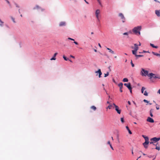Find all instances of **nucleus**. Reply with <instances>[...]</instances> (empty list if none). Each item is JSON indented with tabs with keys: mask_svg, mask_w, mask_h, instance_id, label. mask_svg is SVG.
Returning <instances> with one entry per match:
<instances>
[{
	"mask_svg": "<svg viewBox=\"0 0 160 160\" xmlns=\"http://www.w3.org/2000/svg\"><path fill=\"white\" fill-rule=\"evenodd\" d=\"M117 140L118 141V142L119 143L120 142V140H119V135H117Z\"/></svg>",
	"mask_w": 160,
	"mask_h": 160,
	"instance_id": "obj_31",
	"label": "nucleus"
},
{
	"mask_svg": "<svg viewBox=\"0 0 160 160\" xmlns=\"http://www.w3.org/2000/svg\"><path fill=\"white\" fill-rule=\"evenodd\" d=\"M146 89V88L144 87H142L141 89V92L142 93H143L144 91Z\"/></svg>",
	"mask_w": 160,
	"mask_h": 160,
	"instance_id": "obj_28",
	"label": "nucleus"
},
{
	"mask_svg": "<svg viewBox=\"0 0 160 160\" xmlns=\"http://www.w3.org/2000/svg\"><path fill=\"white\" fill-rule=\"evenodd\" d=\"M98 46H99L100 48H101V45L99 43H98Z\"/></svg>",
	"mask_w": 160,
	"mask_h": 160,
	"instance_id": "obj_52",
	"label": "nucleus"
},
{
	"mask_svg": "<svg viewBox=\"0 0 160 160\" xmlns=\"http://www.w3.org/2000/svg\"><path fill=\"white\" fill-rule=\"evenodd\" d=\"M158 143H157L156 144V145H155V144H154V145L156 146H156H157L158 145Z\"/></svg>",
	"mask_w": 160,
	"mask_h": 160,
	"instance_id": "obj_54",
	"label": "nucleus"
},
{
	"mask_svg": "<svg viewBox=\"0 0 160 160\" xmlns=\"http://www.w3.org/2000/svg\"><path fill=\"white\" fill-rule=\"evenodd\" d=\"M160 140V138H157L156 137L152 138L150 139L151 141H153L154 142H157Z\"/></svg>",
	"mask_w": 160,
	"mask_h": 160,
	"instance_id": "obj_8",
	"label": "nucleus"
},
{
	"mask_svg": "<svg viewBox=\"0 0 160 160\" xmlns=\"http://www.w3.org/2000/svg\"><path fill=\"white\" fill-rule=\"evenodd\" d=\"M95 73H98L99 74V78H101L102 73L100 69H99L98 71H96Z\"/></svg>",
	"mask_w": 160,
	"mask_h": 160,
	"instance_id": "obj_12",
	"label": "nucleus"
},
{
	"mask_svg": "<svg viewBox=\"0 0 160 160\" xmlns=\"http://www.w3.org/2000/svg\"><path fill=\"white\" fill-rule=\"evenodd\" d=\"M128 104H129V105H130V104H131V102H130V101H128Z\"/></svg>",
	"mask_w": 160,
	"mask_h": 160,
	"instance_id": "obj_55",
	"label": "nucleus"
},
{
	"mask_svg": "<svg viewBox=\"0 0 160 160\" xmlns=\"http://www.w3.org/2000/svg\"><path fill=\"white\" fill-rule=\"evenodd\" d=\"M155 149L158 150H160V147H159L156 146Z\"/></svg>",
	"mask_w": 160,
	"mask_h": 160,
	"instance_id": "obj_37",
	"label": "nucleus"
},
{
	"mask_svg": "<svg viewBox=\"0 0 160 160\" xmlns=\"http://www.w3.org/2000/svg\"><path fill=\"white\" fill-rule=\"evenodd\" d=\"M11 18L13 22L14 23H15L16 22H15V19L13 17H11Z\"/></svg>",
	"mask_w": 160,
	"mask_h": 160,
	"instance_id": "obj_33",
	"label": "nucleus"
},
{
	"mask_svg": "<svg viewBox=\"0 0 160 160\" xmlns=\"http://www.w3.org/2000/svg\"><path fill=\"white\" fill-rule=\"evenodd\" d=\"M65 25L66 22H61L59 24V26L60 27L63 26Z\"/></svg>",
	"mask_w": 160,
	"mask_h": 160,
	"instance_id": "obj_13",
	"label": "nucleus"
},
{
	"mask_svg": "<svg viewBox=\"0 0 160 160\" xmlns=\"http://www.w3.org/2000/svg\"><path fill=\"white\" fill-rule=\"evenodd\" d=\"M109 75V72H107V73L104 74V77H106Z\"/></svg>",
	"mask_w": 160,
	"mask_h": 160,
	"instance_id": "obj_34",
	"label": "nucleus"
},
{
	"mask_svg": "<svg viewBox=\"0 0 160 160\" xmlns=\"http://www.w3.org/2000/svg\"><path fill=\"white\" fill-rule=\"evenodd\" d=\"M154 1L156 2H158L157 0H155Z\"/></svg>",
	"mask_w": 160,
	"mask_h": 160,
	"instance_id": "obj_59",
	"label": "nucleus"
},
{
	"mask_svg": "<svg viewBox=\"0 0 160 160\" xmlns=\"http://www.w3.org/2000/svg\"><path fill=\"white\" fill-rule=\"evenodd\" d=\"M100 11L99 9H97L95 12L96 17L98 22L100 21V19L99 18V15L100 14Z\"/></svg>",
	"mask_w": 160,
	"mask_h": 160,
	"instance_id": "obj_6",
	"label": "nucleus"
},
{
	"mask_svg": "<svg viewBox=\"0 0 160 160\" xmlns=\"http://www.w3.org/2000/svg\"><path fill=\"white\" fill-rule=\"evenodd\" d=\"M70 56V57H71L72 58H75L74 57V56H72V55H71Z\"/></svg>",
	"mask_w": 160,
	"mask_h": 160,
	"instance_id": "obj_48",
	"label": "nucleus"
},
{
	"mask_svg": "<svg viewBox=\"0 0 160 160\" xmlns=\"http://www.w3.org/2000/svg\"><path fill=\"white\" fill-rule=\"evenodd\" d=\"M131 64L132 65V67H134V64L132 63V60L131 61Z\"/></svg>",
	"mask_w": 160,
	"mask_h": 160,
	"instance_id": "obj_36",
	"label": "nucleus"
},
{
	"mask_svg": "<svg viewBox=\"0 0 160 160\" xmlns=\"http://www.w3.org/2000/svg\"><path fill=\"white\" fill-rule=\"evenodd\" d=\"M0 22L1 23H0V26L1 27H2L3 26V24L4 23L3 22L1 19L0 18Z\"/></svg>",
	"mask_w": 160,
	"mask_h": 160,
	"instance_id": "obj_25",
	"label": "nucleus"
},
{
	"mask_svg": "<svg viewBox=\"0 0 160 160\" xmlns=\"http://www.w3.org/2000/svg\"><path fill=\"white\" fill-rule=\"evenodd\" d=\"M140 74L142 76H147L149 78L150 77L149 74H148V71L146 70L143 68L141 69Z\"/></svg>",
	"mask_w": 160,
	"mask_h": 160,
	"instance_id": "obj_3",
	"label": "nucleus"
},
{
	"mask_svg": "<svg viewBox=\"0 0 160 160\" xmlns=\"http://www.w3.org/2000/svg\"><path fill=\"white\" fill-rule=\"evenodd\" d=\"M107 103H108V104H110L109 103V102H108V101H107Z\"/></svg>",
	"mask_w": 160,
	"mask_h": 160,
	"instance_id": "obj_57",
	"label": "nucleus"
},
{
	"mask_svg": "<svg viewBox=\"0 0 160 160\" xmlns=\"http://www.w3.org/2000/svg\"><path fill=\"white\" fill-rule=\"evenodd\" d=\"M126 128L128 130L129 133L130 134H132V132H131V131L129 129L128 127V126H127L126 127Z\"/></svg>",
	"mask_w": 160,
	"mask_h": 160,
	"instance_id": "obj_18",
	"label": "nucleus"
},
{
	"mask_svg": "<svg viewBox=\"0 0 160 160\" xmlns=\"http://www.w3.org/2000/svg\"><path fill=\"white\" fill-rule=\"evenodd\" d=\"M69 61L71 62H72V61L71 60H69Z\"/></svg>",
	"mask_w": 160,
	"mask_h": 160,
	"instance_id": "obj_61",
	"label": "nucleus"
},
{
	"mask_svg": "<svg viewBox=\"0 0 160 160\" xmlns=\"http://www.w3.org/2000/svg\"><path fill=\"white\" fill-rule=\"evenodd\" d=\"M147 121L149 122L153 123L154 122V120L150 117H148L147 119Z\"/></svg>",
	"mask_w": 160,
	"mask_h": 160,
	"instance_id": "obj_10",
	"label": "nucleus"
},
{
	"mask_svg": "<svg viewBox=\"0 0 160 160\" xmlns=\"http://www.w3.org/2000/svg\"><path fill=\"white\" fill-rule=\"evenodd\" d=\"M132 88H131L129 89V90H130V92L131 93H132Z\"/></svg>",
	"mask_w": 160,
	"mask_h": 160,
	"instance_id": "obj_40",
	"label": "nucleus"
},
{
	"mask_svg": "<svg viewBox=\"0 0 160 160\" xmlns=\"http://www.w3.org/2000/svg\"><path fill=\"white\" fill-rule=\"evenodd\" d=\"M121 122L122 123H123L124 122V121L123 118H121Z\"/></svg>",
	"mask_w": 160,
	"mask_h": 160,
	"instance_id": "obj_30",
	"label": "nucleus"
},
{
	"mask_svg": "<svg viewBox=\"0 0 160 160\" xmlns=\"http://www.w3.org/2000/svg\"><path fill=\"white\" fill-rule=\"evenodd\" d=\"M143 52H148V51H145L144 50H143Z\"/></svg>",
	"mask_w": 160,
	"mask_h": 160,
	"instance_id": "obj_49",
	"label": "nucleus"
},
{
	"mask_svg": "<svg viewBox=\"0 0 160 160\" xmlns=\"http://www.w3.org/2000/svg\"><path fill=\"white\" fill-rule=\"evenodd\" d=\"M123 34L124 35H128V32H125L123 33Z\"/></svg>",
	"mask_w": 160,
	"mask_h": 160,
	"instance_id": "obj_41",
	"label": "nucleus"
},
{
	"mask_svg": "<svg viewBox=\"0 0 160 160\" xmlns=\"http://www.w3.org/2000/svg\"><path fill=\"white\" fill-rule=\"evenodd\" d=\"M110 67H111L110 66H109L108 67V69H109V70H110V71H111V69H110Z\"/></svg>",
	"mask_w": 160,
	"mask_h": 160,
	"instance_id": "obj_51",
	"label": "nucleus"
},
{
	"mask_svg": "<svg viewBox=\"0 0 160 160\" xmlns=\"http://www.w3.org/2000/svg\"><path fill=\"white\" fill-rule=\"evenodd\" d=\"M108 144H109L110 145V144H110V141H108Z\"/></svg>",
	"mask_w": 160,
	"mask_h": 160,
	"instance_id": "obj_50",
	"label": "nucleus"
},
{
	"mask_svg": "<svg viewBox=\"0 0 160 160\" xmlns=\"http://www.w3.org/2000/svg\"><path fill=\"white\" fill-rule=\"evenodd\" d=\"M124 85L127 87L128 89L131 88L130 83H124Z\"/></svg>",
	"mask_w": 160,
	"mask_h": 160,
	"instance_id": "obj_14",
	"label": "nucleus"
},
{
	"mask_svg": "<svg viewBox=\"0 0 160 160\" xmlns=\"http://www.w3.org/2000/svg\"><path fill=\"white\" fill-rule=\"evenodd\" d=\"M156 108L157 110H159V108L158 107H156Z\"/></svg>",
	"mask_w": 160,
	"mask_h": 160,
	"instance_id": "obj_53",
	"label": "nucleus"
},
{
	"mask_svg": "<svg viewBox=\"0 0 160 160\" xmlns=\"http://www.w3.org/2000/svg\"><path fill=\"white\" fill-rule=\"evenodd\" d=\"M114 58H117V57L116 56H115V57H114Z\"/></svg>",
	"mask_w": 160,
	"mask_h": 160,
	"instance_id": "obj_62",
	"label": "nucleus"
},
{
	"mask_svg": "<svg viewBox=\"0 0 160 160\" xmlns=\"http://www.w3.org/2000/svg\"><path fill=\"white\" fill-rule=\"evenodd\" d=\"M150 45L151 46H152V47L155 48H158V47L157 46H155L153 44L150 43Z\"/></svg>",
	"mask_w": 160,
	"mask_h": 160,
	"instance_id": "obj_21",
	"label": "nucleus"
},
{
	"mask_svg": "<svg viewBox=\"0 0 160 160\" xmlns=\"http://www.w3.org/2000/svg\"><path fill=\"white\" fill-rule=\"evenodd\" d=\"M135 56L137 57V58H138V57H143V55H137L136 54H136H134Z\"/></svg>",
	"mask_w": 160,
	"mask_h": 160,
	"instance_id": "obj_23",
	"label": "nucleus"
},
{
	"mask_svg": "<svg viewBox=\"0 0 160 160\" xmlns=\"http://www.w3.org/2000/svg\"><path fill=\"white\" fill-rule=\"evenodd\" d=\"M113 104L114 106L115 110L116 111L117 113L119 114H120L121 112V110L119 109L118 106L116 105L114 103H113Z\"/></svg>",
	"mask_w": 160,
	"mask_h": 160,
	"instance_id": "obj_7",
	"label": "nucleus"
},
{
	"mask_svg": "<svg viewBox=\"0 0 160 160\" xmlns=\"http://www.w3.org/2000/svg\"><path fill=\"white\" fill-rule=\"evenodd\" d=\"M158 93H159V94H160V89L158 90Z\"/></svg>",
	"mask_w": 160,
	"mask_h": 160,
	"instance_id": "obj_46",
	"label": "nucleus"
},
{
	"mask_svg": "<svg viewBox=\"0 0 160 160\" xmlns=\"http://www.w3.org/2000/svg\"><path fill=\"white\" fill-rule=\"evenodd\" d=\"M155 13L157 16L158 17L160 16V10H156L155 11Z\"/></svg>",
	"mask_w": 160,
	"mask_h": 160,
	"instance_id": "obj_15",
	"label": "nucleus"
},
{
	"mask_svg": "<svg viewBox=\"0 0 160 160\" xmlns=\"http://www.w3.org/2000/svg\"><path fill=\"white\" fill-rule=\"evenodd\" d=\"M122 81H123V82H128V80L127 78H124L123 79Z\"/></svg>",
	"mask_w": 160,
	"mask_h": 160,
	"instance_id": "obj_27",
	"label": "nucleus"
},
{
	"mask_svg": "<svg viewBox=\"0 0 160 160\" xmlns=\"http://www.w3.org/2000/svg\"><path fill=\"white\" fill-rule=\"evenodd\" d=\"M85 2H86L87 3V4H88V2H87L86 0V1H85Z\"/></svg>",
	"mask_w": 160,
	"mask_h": 160,
	"instance_id": "obj_58",
	"label": "nucleus"
},
{
	"mask_svg": "<svg viewBox=\"0 0 160 160\" xmlns=\"http://www.w3.org/2000/svg\"><path fill=\"white\" fill-rule=\"evenodd\" d=\"M107 49L109 50V52L112 54H114V52L113 51H112L111 49L108 48H107Z\"/></svg>",
	"mask_w": 160,
	"mask_h": 160,
	"instance_id": "obj_17",
	"label": "nucleus"
},
{
	"mask_svg": "<svg viewBox=\"0 0 160 160\" xmlns=\"http://www.w3.org/2000/svg\"><path fill=\"white\" fill-rule=\"evenodd\" d=\"M144 95L145 96H148V93L146 91H145L144 93Z\"/></svg>",
	"mask_w": 160,
	"mask_h": 160,
	"instance_id": "obj_32",
	"label": "nucleus"
},
{
	"mask_svg": "<svg viewBox=\"0 0 160 160\" xmlns=\"http://www.w3.org/2000/svg\"><path fill=\"white\" fill-rule=\"evenodd\" d=\"M40 8L38 5H36L35 7L33 8V9H39Z\"/></svg>",
	"mask_w": 160,
	"mask_h": 160,
	"instance_id": "obj_26",
	"label": "nucleus"
},
{
	"mask_svg": "<svg viewBox=\"0 0 160 160\" xmlns=\"http://www.w3.org/2000/svg\"><path fill=\"white\" fill-rule=\"evenodd\" d=\"M142 136L144 138L145 142L143 143L144 147L145 148H148V144L149 143V138L148 137L144 135H142Z\"/></svg>",
	"mask_w": 160,
	"mask_h": 160,
	"instance_id": "obj_2",
	"label": "nucleus"
},
{
	"mask_svg": "<svg viewBox=\"0 0 160 160\" xmlns=\"http://www.w3.org/2000/svg\"><path fill=\"white\" fill-rule=\"evenodd\" d=\"M142 28L141 26H138L134 27L132 29V32L136 34H138L139 35H140V31Z\"/></svg>",
	"mask_w": 160,
	"mask_h": 160,
	"instance_id": "obj_1",
	"label": "nucleus"
},
{
	"mask_svg": "<svg viewBox=\"0 0 160 160\" xmlns=\"http://www.w3.org/2000/svg\"><path fill=\"white\" fill-rule=\"evenodd\" d=\"M143 154L144 155H146V154L144 153H143Z\"/></svg>",
	"mask_w": 160,
	"mask_h": 160,
	"instance_id": "obj_64",
	"label": "nucleus"
},
{
	"mask_svg": "<svg viewBox=\"0 0 160 160\" xmlns=\"http://www.w3.org/2000/svg\"><path fill=\"white\" fill-rule=\"evenodd\" d=\"M74 43L76 45H78V43L76 42H75V41H74Z\"/></svg>",
	"mask_w": 160,
	"mask_h": 160,
	"instance_id": "obj_42",
	"label": "nucleus"
},
{
	"mask_svg": "<svg viewBox=\"0 0 160 160\" xmlns=\"http://www.w3.org/2000/svg\"><path fill=\"white\" fill-rule=\"evenodd\" d=\"M134 47L133 46H132L131 48L132 49H134V50L132 51V53L133 54H136L137 53V52L139 49L138 45L137 44H134Z\"/></svg>",
	"mask_w": 160,
	"mask_h": 160,
	"instance_id": "obj_4",
	"label": "nucleus"
},
{
	"mask_svg": "<svg viewBox=\"0 0 160 160\" xmlns=\"http://www.w3.org/2000/svg\"><path fill=\"white\" fill-rule=\"evenodd\" d=\"M111 138H112V140H113V137H111Z\"/></svg>",
	"mask_w": 160,
	"mask_h": 160,
	"instance_id": "obj_60",
	"label": "nucleus"
},
{
	"mask_svg": "<svg viewBox=\"0 0 160 160\" xmlns=\"http://www.w3.org/2000/svg\"><path fill=\"white\" fill-rule=\"evenodd\" d=\"M97 1L98 2V3H99V5L102 6V4H101V2L100 1V0H97Z\"/></svg>",
	"mask_w": 160,
	"mask_h": 160,
	"instance_id": "obj_35",
	"label": "nucleus"
},
{
	"mask_svg": "<svg viewBox=\"0 0 160 160\" xmlns=\"http://www.w3.org/2000/svg\"><path fill=\"white\" fill-rule=\"evenodd\" d=\"M91 33L92 34H93V32H92Z\"/></svg>",
	"mask_w": 160,
	"mask_h": 160,
	"instance_id": "obj_63",
	"label": "nucleus"
},
{
	"mask_svg": "<svg viewBox=\"0 0 160 160\" xmlns=\"http://www.w3.org/2000/svg\"><path fill=\"white\" fill-rule=\"evenodd\" d=\"M150 76V78L151 79L152 78H155L160 79V75H156L152 73H150L149 74Z\"/></svg>",
	"mask_w": 160,
	"mask_h": 160,
	"instance_id": "obj_5",
	"label": "nucleus"
},
{
	"mask_svg": "<svg viewBox=\"0 0 160 160\" xmlns=\"http://www.w3.org/2000/svg\"><path fill=\"white\" fill-rule=\"evenodd\" d=\"M119 16L121 17V19L122 20V22H124L125 21V18L123 15L122 13H120L119 14Z\"/></svg>",
	"mask_w": 160,
	"mask_h": 160,
	"instance_id": "obj_9",
	"label": "nucleus"
},
{
	"mask_svg": "<svg viewBox=\"0 0 160 160\" xmlns=\"http://www.w3.org/2000/svg\"><path fill=\"white\" fill-rule=\"evenodd\" d=\"M15 4L16 7H17L18 8H19V6L16 3H15Z\"/></svg>",
	"mask_w": 160,
	"mask_h": 160,
	"instance_id": "obj_47",
	"label": "nucleus"
},
{
	"mask_svg": "<svg viewBox=\"0 0 160 160\" xmlns=\"http://www.w3.org/2000/svg\"><path fill=\"white\" fill-rule=\"evenodd\" d=\"M150 144H152L153 145H154V144L153 143V142H152V141L150 142Z\"/></svg>",
	"mask_w": 160,
	"mask_h": 160,
	"instance_id": "obj_44",
	"label": "nucleus"
},
{
	"mask_svg": "<svg viewBox=\"0 0 160 160\" xmlns=\"http://www.w3.org/2000/svg\"><path fill=\"white\" fill-rule=\"evenodd\" d=\"M9 4H10V2L8 0H5Z\"/></svg>",
	"mask_w": 160,
	"mask_h": 160,
	"instance_id": "obj_45",
	"label": "nucleus"
},
{
	"mask_svg": "<svg viewBox=\"0 0 160 160\" xmlns=\"http://www.w3.org/2000/svg\"><path fill=\"white\" fill-rule=\"evenodd\" d=\"M63 58L65 61H68L69 60L67 58L65 55H63Z\"/></svg>",
	"mask_w": 160,
	"mask_h": 160,
	"instance_id": "obj_29",
	"label": "nucleus"
},
{
	"mask_svg": "<svg viewBox=\"0 0 160 160\" xmlns=\"http://www.w3.org/2000/svg\"><path fill=\"white\" fill-rule=\"evenodd\" d=\"M68 39H69V40H72V41H74V40L73 39L71 38H68Z\"/></svg>",
	"mask_w": 160,
	"mask_h": 160,
	"instance_id": "obj_39",
	"label": "nucleus"
},
{
	"mask_svg": "<svg viewBox=\"0 0 160 160\" xmlns=\"http://www.w3.org/2000/svg\"><path fill=\"white\" fill-rule=\"evenodd\" d=\"M143 101L145 102H146V103H148L149 102L147 100H146V99H144L143 100Z\"/></svg>",
	"mask_w": 160,
	"mask_h": 160,
	"instance_id": "obj_38",
	"label": "nucleus"
},
{
	"mask_svg": "<svg viewBox=\"0 0 160 160\" xmlns=\"http://www.w3.org/2000/svg\"><path fill=\"white\" fill-rule=\"evenodd\" d=\"M123 83L122 82L118 84V86L120 88V91L121 92H122V88L123 87Z\"/></svg>",
	"mask_w": 160,
	"mask_h": 160,
	"instance_id": "obj_11",
	"label": "nucleus"
},
{
	"mask_svg": "<svg viewBox=\"0 0 160 160\" xmlns=\"http://www.w3.org/2000/svg\"><path fill=\"white\" fill-rule=\"evenodd\" d=\"M152 53L155 55L160 57V54H159L157 53L154 52H152Z\"/></svg>",
	"mask_w": 160,
	"mask_h": 160,
	"instance_id": "obj_20",
	"label": "nucleus"
},
{
	"mask_svg": "<svg viewBox=\"0 0 160 160\" xmlns=\"http://www.w3.org/2000/svg\"><path fill=\"white\" fill-rule=\"evenodd\" d=\"M153 111V110L152 109H151L150 111V115L151 117H153V115L152 114Z\"/></svg>",
	"mask_w": 160,
	"mask_h": 160,
	"instance_id": "obj_19",
	"label": "nucleus"
},
{
	"mask_svg": "<svg viewBox=\"0 0 160 160\" xmlns=\"http://www.w3.org/2000/svg\"><path fill=\"white\" fill-rule=\"evenodd\" d=\"M110 147L111 148V149H112V150H113V148L112 147V146L111 144H110Z\"/></svg>",
	"mask_w": 160,
	"mask_h": 160,
	"instance_id": "obj_43",
	"label": "nucleus"
},
{
	"mask_svg": "<svg viewBox=\"0 0 160 160\" xmlns=\"http://www.w3.org/2000/svg\"><path fill=\"white\" fill-rule=\"evenodd\" d=\"M91 109L93 110L94 111L96 110V108L94 106H91Z\"/></svg>",
	"mask_w": 160,
	"mask_h": 160,
	"instance_id": "obj_24",
	"label": "nucleus"
},
{
	"mask_svg": "<svg viewBox=\"0 0 160 160\" xmlns=\"http://www.w3.org/2000/svg\"><path fill=\"white\" fill-rule=\"evenodd\" d=\"M58 54V53L56 52L54 53V55L53 57L50 59V60H55L56 59V58H55V57Z\"/></svg>",
	"mask_w": 160,
	"mask_h": 160,
	"instance_id": "obj_16",
	"label": "nucleus"
},
{
	"mask_svg": "<svg viewBox=\"0 0 160 160\" xmlns=\"http://www.w3.org/2000/svg\"><path fill=\"white\" fill-rule=\"evenodd\" d=\"M112 107V104H110L107 107V109H108V108H109V109H111Z\"/></svg>",
	"mask_w": 160,
	"mask_h": 160,
	"instance_id": "obj_22",
	"label": "nucleus"
},
{
	"mask_svg": "<svg viewBox=\"0 0 160 160\" xmlns=\"http://www.w3.org/2000/svg\"><path fill=\"white\" fill-rule=\"evenodd\" d=\"M141 45V43H140V42H139V44L138 45V46H140Z\"/></svg>",
	"mask_w": 160,
	"mask_h": 160,
	"instance_id": "obj_56",
	"label": "nucleus"
}]
</instances>
